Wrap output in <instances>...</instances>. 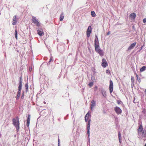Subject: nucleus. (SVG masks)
<instances>
[{"mask_svg": "<svg viewBox=\"0 0 146 146\" xmlns=\"http://www.w3.org/2000/svg\"><path fill=\"white\" fill-rule=\"evenodd\" d=\"M85 120L86 122H88L87 132L88 136L90 135V127L91 119L90 118V115L88 112L86 115L85 117Z\"/></svg>", "mask_w": 146, "mask_h": 146, "instance_id": "1", "label": "nucleus"}, {"mask_svg": "<svg viewBox=\"0 0 146 146\" xmlns=\"http://www.w3.org/2000/svg\"><path fill=\"white\" fill-rule=\"evenodd\" d=\"M16 119L14 118L13 119L12 121L13 122V124L15 127L17 131H19L20 128L19 121L18 117H16Z\"/></svg>", "mask_w": 146, "mask_h": 146, "instance_id": "2", "label": "nucleus"}, {"mask_svg": "<svg viewBox=\"0 0 146 146\" xmlns=\"http://www.w3.org/2000/svg\"><path fill=\"white\" fill-rule=\"evenodd\" d=\"M143 126L142 124H141L139 127L138 129H137V131L138 132V134H139L141 133L142 135H145L146 134V131L143 130Z\"/></svg>", "mask_w": 146, "mask_h": 146, "instance_id": "3", "label": "nucleus"}, {"mask_svg": "<svg viewBox=\"0 0 146 146\" xmlns=\"http://www.w3.org/2000/svg\"><path fill=\"white\" fill-rule=\"evenodd\" d=\"M32 22L35 24L37 26H40V23L35 17H33L32 19Z\"/></svg>", "mask_w": 146, "mask_h": 146, "instance_id": "4", "label": "nucleus"}, {"mask_svg": "<svg viewBox=\"0 0 146 146\" xmlns=\"http://www.w3.org/2000/svg\"><path fill=\"white\" fill-rule=\"evenodd\" d=\"M37 34L40 36H41L44 35V33L43 29L41 28H39L37 29Z\"/></svg>", "mask_w": 146, "mask_h": 146, "instance_id": "5", "label": "nucleus"}, {"mask_svg": "<svg viewBox=\"0 0 146 146\" xmlns=\"http://www.w3.org/2000/svg\"><path fill=\"white\" fill-rule=\"evenodd\" d=\"M109 89L110 93H111L113 90V83L111 80H110V81Z\"/></svg>", "mask_w": 146, "mask_h": 146, "instance_id": "6", "label": "nucleus"}, {"mask_svg": "<svg viewBox=\"0 0 146 146\" xmlns=\"http://www.w3.org/2000/svg\"><path fill=\"white\" fill-rule=\"evenodd\" d=\"M114 110L116 113L118 114H121L122 112L121 109L118 107H115L114 108Z\"/></svg>", "mask_w": 146, "mask_h": 146, "instance_id": "7", "label": "nucleus"}, {"mask_svg": "<svg viewBox=\"0 0 146 146\" xmlns=\"http://www.w3.org/2000/svg\"><path fill=\"white\" fill-rule=\"evenodd\" d=\"M92 32V28L91 26H89L88 27L87 31V36L88 37L90 36V34Z\"/></svg>", "mask_w": 146, "mask_h": 146, "instance_id": "8", "label": "nucleus"}, {"mask_svg": "<svg viewBox=\"0 0 146 146\" xmlns=\"http://www.w3.org/2000/svg\"><path fill=\"white\" fill-rule=\"evenodd\" d=\"M102 66L104 68H105L108 65L107 62L106 60L105 59H103L102 60Z\"/></svg>", "mask_w": 146, "mask_h": 146, "instance_id": "9", "label": "nucleus"}, {"mask_svg": "<svg viewBox=\"0 0 146 146\" xmlns=\"http://www.w3.org/2000/svg\"><path fill=\"white\" fill-rule=\"evenodd\" d=\"M136 16L135 13H133L130 14L129 17L131 20H134L135 19Z\"/></svg>", "mask_w": 146, "mask_h": 146, "instance_id": "10", "label": "nucleus"}, {"mask_svg": "<svg viewBox=\"0 0 146 146\" xmlns=\"http://www.w3.org/2000/svg\"><path fill=\"white\" fill-rule=\"evenodd\" d=\"M16 15H15L13 17L12 21V24L13 25H16L17 21L16 20Z\"/></svg>", "mask_w": 146, "mask_h": 146, "instance_id": "11", "label": "nucleus"}, {"mask_svg": "<svg viewBox=\"0 0 146 146\" xmlns=\"http://www.w3.org/2000/svg\"><path fill=\"white\" fill-rule=\"evenodd\" d=\"M95 46H99V42L98 41V38L96 35V37L95 38Z\"/></svg>", "mask_w": 146, "mask_h": 146, "instance_id": "12", "label": "nucleus"}, {"mask_svg": "<svg viewBox=\"0 0 146 146\" xmlns=\"http://www.w3.org/2000/svg\"><path fill=\"white\" fill-rule=\"evenodd\" d=\"M136 42H134L131 44L128 48L129 50H131L136 45Z\"/></svg>", "mask_w": 146, "mask_h": 146, "instance_id": "13", "label": "nucleus"}, {"mask_svg": "<svg viewBox=\"0 0 146 146\" xmlns=\"http://www.w3.org/2000/svg\"><path fill=\"white\" fill-rule=\"evenodd\" d=\"M96 102L94 100H92L91 103L90 104L91 109L92 110L94 106L95 105Z\"/></svg>", "mask_w": 146, "mask_h": 146, "instance_id": "14", "label": "nucleus"}, {"mask_svg": "<svg viewBox=\"0 0 146 146\" xmlns=\"http://www.w3.org/2000/svg\"><path fill=\"white\" fill-rule=\"evenodd\" d=\"M64 15L63 13H62L60 16V21H62L64 18Z\"/></svg>", "mask_w": 146, "mask_h": 146, "instance_id": "15", "label": "nucleus"}, {"mask_svg": "<svg viewBox=\"0 0 146 146\" xmlns=\"http://www.w3.org/2000/svg\"><path fill=\"white\" fill-rule=\"evenodd\" d=\"M97 52H98L99 54L101 56H103L104 55V53L102 50L101 49L99 50Z\"/></svg>", "mask_w": 146, "mask_h": 146, "instance_id": "16", "label": "nucleus"}, {"mask_svg": "<svg viewBox=\"0 0 146 146\" xmlns=\"http://www.w3.org/2000/svg\"><path fill=\"white\" fill-rule=\"evenodd\" d=\"M22 86H21V84H20V85H19L18 87V90L17 91V93H21V91L22 89Z\"/></svg>", "mask_w": 146, "mask_h": 146, "instance_id": "17", "label": "nucleus"}, {"mask_svg": "<svg viewBox=\"0 0 146 146\" xmlns=\"http://www.w3.org/2000/svg\"><path fill=\"white\" fill-rule=\"evenodd\" d=\"M95 50L96 52H97L98 50H99L101 49L100 48L99 46H95Z\"/></svg>", "mask_w": 146, "mask_h": 146, "instance_id": "18", "label": "nucleus"}, {"mask_svg": "<svg viewBox=\"0 0 146 146\" xmlns=\"http://www.w3.org/2000/svg\"><path fill=\"white\" fill-rule=\"evenodd\" d=\"M91 15H92V16L93 17H95L96 16L95 13V12L94 11H92L91 12Z\"/></svg>", "mask_w": 146, "mask_h": 146, "instance_id": "19", "label": "nucleus"}, {"mask_svg": "<svg viewBox=\"0 0 146 146\" xmlns=\"http://www.w3.org/2000/svg\"><path fill=\"white\" fill-rule=\"evenodd\" d=\"M146 68V67L145 66H143L140 69V71L141 72H143L144 71Z\"/></svg>", "mask_w": 146, "mask_h": 146, "instance_id": "20", "label": "nucleus"}, {"mask_svg": "<svg viewBox=\"0 0 146 146\" xmlns=\"http://www.w3.org/2000/svg\"><path fill=\"white\" fill-rule=\"evenodd\" d=\"M25 88L26 89V92H27L28 91V83L25 84Z\"/></svg>", "mask_w": 146, "mask_h": 146, "instance_id": "21", "label": "nucleus"}, {"mask_svg": "<svg viewBox=\"0 0 146 146\" xmlns=\"http://www.w3.org/2000/svg\"><path fill=\"white\" fill-rule=\"evenodd\" d=\"M15 35L16 39H17V29H16L15 31Z\"/></svg>", "mask_w": 146, "mask_h": 146, "instance_id": "22", "label": "nucleus"}, {"mask_svg": "<svg viewBox=\"0 0 146 146\" xmlns=\"http://www.w3.org/2000/svg\"><path fill=\"white\" fill-rule=\"evenodd\" d=\"M131 82L132 84H134V77L133 76H131Z\"/></svg>", "mask_w": 146, "mask_h": 146, "instance_id": "23", "label": "nucleus"}, {"mask_svg": "<svg viewBox=\"0 0 146 146\" xmlns=\"http://www.w3.org/2000/svg\"><path fill=\"white\" fill-rule=\"evenodd\" d=\"M118 138L119 140L120 141V140H121V135L120 134V133L119 131L118 133Z\"/></svg>", "mask_w": 146, "mask_h": 146, "instance_id": "24", "label": "nucleus"}, {"mask_svg": "<svg viewBox=\"0 0 146 146\" xmlns=\"http://www.w3.org/2000/svg\"><path fill=\"white\" fill-rule=\"evenodd\" d=\"M21 95V93H17V96L16 99H18L19 98Z\"/></svg>", "mask_w": 146, "mask_h": 146, "instance_id": "25", "label": "nucleus"}, {"mask_svg": "<svg viewBox=\"0 0 146 146\" xmlns=\"http://www.w3.org/2000/svg\"><path fill=\"white\" fill-rule=\"evenodd\" d=\"M30 118H31L30 115H28L27 121H30Z\"/></svg>", "mask_w": 146, "mask_h": 146, "instance_id": "26", "label": "nucleus"}, {"mask_svg": "<svg viewBox=\"0 0 146 146\" xmlns=\"http://www.w3.org/2000/svg\"><path fill=\"white\" fill-rule=\"evenodd\" d=\"M21 84V86H22V77H21L20 78V81L19 85Z\"/></svg>", "mask_w": 146, "mask_h": 146, "instance_id": "27", "label": "nucleus"}, {"mask_svg": "<svg viewBox=\"0 0 146 146\" xmlns=\"http://www.w3.org/2000/svg\"><path fill=\"white\" fill-rule=\"evenodd\" d=\"M93 82H90L88 84L89 86L90 87H91L93 85Z\"/></svg>", "mask_w": 146, "mask_h": 146, "instance_id": "28", "label": "nucleus"}, {"mask_svg": "<svg viewBox=\"0 0 146 146\" xmlns=\"http://www.w3.org/2000/svg\"><path fill=\"white\" fill-rule=\"evenodd\" d=\"M142 112L143 113H145L146 112V109L145 108H142Z\"/></svg>", "mask_w": 146, "mask_h": 146, "instance_id": "29", "label": "nucleus"}, {"mask_svg": "<svg viewBox=\"0 0 146 146\" xmlns=\"http://www.w3.org/2000/svg\"><path fill=\"white\" fill-rule=\"evenodd\" d=\"M106 72L107 74H110V71L109 70H106Z\"/></svg>", "mask_w": 146, "mask_h": 146, "instance_id": "30", "label": "nucleus"}, {"mask_svg": "<svg viewBox=\"0 0 146 146\" xmlns=\"http://www.w3.org/2000/svg\"><path fill=\"white\" fill-rule=\"evenodd\" d=\"M121 102L119 100H117V103L118 104H121Z\"/></svg>", "mask_w": 146, "mask_h": 146, "instance_id": "31", "label": "nucleus"}, {"mask_svg": "<svg viewBox=\"0 0 146 146\" xmlns=\"http://www.w3.org/2000/svg\"><path fill=\"white\" fill-rule=\"evenodd\" d=\"M143 22L144 23H145L146 22V18L144 19H143Z\"/></svg>", "mask_w": 146, "mask_h": 146, "instance_id": "32", "label": "nucleus"}, {"mask_svg": "<svg viewBox=\"0 0 146 146\" xmlns=\"http://www.w3.org/2000/svg\"><path fill=\"white\" fill-rule=\"evenodd\" d=\"M24 93H23L22 94V96H21V98L22 99H23L24 98Z\"/></svg>", "mask_w": 146, "mask_h": 146, "instance_id": "33", "label": "nucleus"}, {"mask_svg": "<svg viewBox=\"0 0 146 146\" xmlns=\"http://www.w3.org/2000/svg\"><path fill=\"white\" fill-rule=\"evenodd\" d=\"M51 61H53V59L52 58H50V59L49 62H50Z\"/></svg>", "mask_w": 146, "mask_h": 146, "instance_id": "34", "label": "nucleus"}, {"mask_svg": "<svg viewBox=\"0 0 146 146\" xmlns=\"http://www.w3.org/2000/svg\"><path fill=\"white\" fill-rule=\"evenodd\" d=\"M135 75L136 76L137 78H138V75L136 73H135Z\"/></svg>", "mask_w": 146, "mask_h": 146, "instance_id": "35", "label": "nucleus"}, {"mask_svg": "<svg viewBox=\"0 0 146 146\" xmlns=\"http://www.w3.org/2000/svg\"><path fill=\"white\" fill-rule=\"evenodd\" d=\"M137 80H138V81L139 82H140L141 81V80L140 79V78H139V79H138V78H137Z\"/></svg>", "mask_w": 146, "mask_h": 146, "instance_id": "36", "label": "nucleus"}, {"mask_svg": "<svg viewBox=\"0 0 146 146\" xmlns=\"http://www.w3.org/2000/svg\"><path fill=\"white\" fill-rule=\"evenodd\" d=\"M30 123H27V127H29V125Z\"/></svg>", "mask_w": 146, "mask_h": 146, "instance_id": "37", "label": "nucleus"}, {"mask_svg": "<svg viewBox=\"0 0 146 146\" xmlns=\"http://www.w3.org/2000/svg\"><path fill=\"white\" fill-rule=\"evenodd\" d=\"M110 34V32H108L107 34V35H109Z\"/></svg>", "mask_w": 146, "mask_h": 146, "instance_id": "38", "label": "nucleus"}, {"mask_svg": "<svg viewBox=\"0 0 146 146\" xmlns=\"http://www.w3.org/2000/svg\"><path fill=\"white\" fill-rule=\"evenodd\" d=\"M143 48V46H142L141 47V48H140V50H141Z\"/></svg>", "mask_w": 146, "mask_h": 146, "instance_id": "39", "label": "nucleus"}, {"mask_svg": "<svg viewBox=\"0 0 146 146\" xmlns=\"http://www.w3.org/2000/svg\"><path fill=\"white\" fill-rule=\"evenodd\" d=\"M30 121H27V123H30Z\"/></svg>", "mask_w": 146, "mask_h": 146, "instance_id": "40", "label": "nucleus"}, {"mask_svg": "<svg viewBox=\"0 0 146 146\" xmlns=\"http://www.w3.org/2000/svg\"><path fill=\"white\" fill-rule=\"evenodd\" d=\"M43 103L45 104H46V102H45L44 101Z\"/></svg>", "mask_w": 146, "mask_h": 146, "instance_id": "41", "label": "nucleus"}, {"mask_svg": "<svg viewBox=\"0 0 146 146\" xmlns=\"http://www.w3.org/2000/svg\"><path fill=\"white\" fill-rule=\"evenodd\" d=\"M59 140H58V145H59Z\"/></svg>", "mask_w": 146, "mask_h": 146, "instance_id": "42", "label": "nucleus"}, {"mask_svg": "<svg viewBox=\"0 0 146 146\" xmlns=\"http://www.w3.org/2000/svg\"><path fill=\"white\" fill-rule=\"evenodd\" d=\"M32 70V68H31V69H30V68H29V70L30 71H31Z\"/></svg>", "mask_w": 146, "mask_h": 146, "instance_id": "43", "label": "nucleus"}, {"mask_svg": "<svg viewBox=\"0 0 146 146\" xmlns=\"http://www.w3.org/2000/svg\"><path fill=\"white\" fill-rule=\"evenodd\" d=\"M145 94L146 95V89H145Z\"/></svg>", "mask_w": 146, "mask_h": 146, "instance_id": "44", "label": "nucleus"}, {"mask_svg": "<svg viewBox=\"0 0 146 146\" xmlns=\"http://www.w3.org/2000/svg\"><path fill=\"white\" fill-rule=\"evenodd\" d=\"M145 146H146V143L145 144Z\"/></svg>", "mask_w": 146, "mask_h": 146, "instance_id": "45", "label": "nucleus"}]
</instances>
